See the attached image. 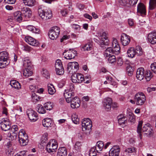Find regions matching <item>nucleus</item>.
Here are the masks:
<instances>
[{"label": "nucleus", "mask_w": 156, "mask_h": 156, "mask_svg": "<svg viewBox=\"0 0 156 156\" xmlns=\"http://www.w3.org/2000/svg\"><path fill=\"white\" fill-rule=\"evenodd\" d=\"M143 121L142 120L139 121L137 126V132L138 134V136L140 139L142 138V135L141 132H144V135L145 136L148 137L151 136L153 133V131L151 128V125L147 123L144 125L143 127Z\"/></svg>", "instance_id": "obj_1"}, {"label": "nucleus", "mask_w": 156, "mask_h": 156, "mask_svg": "<svg viewBox=\"0 0 156 156\" xmlns=\"http://www.w3.org/2000/svg\"><path fill=\"white\" fill-rule=\"evenodd\" d=\"M92 126L91 120L89 118H85L82 122V130L86 134L90 133Z\"/></svg>", "instance_id": "obj_2"}, {"label": "nucleus", "mask_w": 156, "mask_h": 156, "mask_svg": "<svg viewBox=\"0 0 156 156\" xmlns=\"http://www.w3.org/2000/svg\"><path fill=\"white\" fill-rule=\"evenodd\" d=\"M18 138L19 143L21 146H24L27 144L28 141V136L23 129H22L20 131Z\"/></svg>", "instance_id": "obj_3"}, {"label": "nucleus", "mask_w": 156, "mask_h": 156, "mask_svg": "<svg viewBox=\"0 0 156 156\" xmlns=\"http://www.w3.org/2000/svg\"><path fill=\"white\" fill-rule=\"evenodd\" d=\"M134 98L136 104L138 105H143L146 99L145 94L142 92H139L136 94Z\"/></svg>", "instance_id": "obj_4"}, {"label": "nucleus", "mask_w": 156, "mask_h": 156, "mask_svg": "<svg viewBox=\"0 0 156 156\" xmlns=\"http://www.w3.org/2000/svg\"><path fill=\"white\" fill-rule=\"evenodd\" d=\"M60 33V28L57 26L52 27L49 30L48 36L51 40L56 39L58 37Z\"/></svg>", "instance_id": "obj_5"}, {"label": "nucleus", "mask_w": 156, "mask_h": 156, "mask_svg": "<svg viewBox=\"0 0 156 156\" xmlns=\"http://www.w3.org/2000/svg\"><path fill=\"white\" fill-rule=\"evenodd\" d=\"M58 144L56 140L54 139L50 140L46 146V149L48 153L53 152L57 149Z\"/></svg>", "instance_id": "obj_6"}, {"label": "nucleus", "mask_w": 156, "mask_h": 156, "mask_svg": "<svg viewBox=\"0 0 156 156\" xmlns=\"http://www.w3.org/2000/svg\"><path fill=\"white\" fill-rule=\"evenodd\" d=\"M8 54L6 51L0 52V68H4L7 65V60L8 58Z\"/></svg>", "instance_id": "obj_7"}, {"label": "nucleus", "mask_w": 156, "mask_h": 156, "mask_svg": "<svg viewBox=\"0 0 156 156\" xmlns=\"http://www.w3.org/2000/svg\"><path fill=\"white\" fill-rule=\"evenodd\" d=\"M38 13L40 16L44 20L50 19L52 17V13L51 11H45L41 9H39Z\"/></svg>", "instance_id": "obj_8"}, {"label": "nucleus", "mask_w": 156, "mask_h": 156, "mask_svg": "<svg viewBox=\"0 0 156 156\" xmlns=\"http://www.w3.org/2000/svg\"><path fill=\"white\" fill-rule=\"evenodd\" d=\"M63 54L66 59H71L74 58L76 56V51L73 49H70L69 50H65Z\"/></svg>", "instance_id": "obj_9"}, {"label": "nucleus", "mask_w": 156, "mask_h": 156, "mask_svg": "<svg viewBox=\"0 0 156 156\" xmlns=\"http://www.w3.org/2000/svg\"><path fill=\"white\" fill-rule=\"evenodd\" d=\"M74 85L72 83H70L68 87L66 89L64 93V95L65 98H71L73 94L74 90Z\"/></svg>", "instance_id": "obj_10"}, {"label": "nucleus", "mask_w": 156, "mask_h": 156, "mask_svg": "<svg viewBox=\"0 0 156 156\" xmlns=\"http://www.w3.org/2000/svg\"><path fill=\"white\" fill-rule=\"evenodd\" d=\"M27 114L31 122H34L37 120V114L34 110L31 109H28L27 111Z\"/></svg>", "instance_id": "obj_11"}, {"label": "nucleus", "mask_w": 156, "mask_h": 156, "mask_svg": "<svg viewBox=\"0 0 156 156\" xmlns=\"http://www.w3.org/2000/svg\"><path fill=\"white\" fill-rule=\"evenodd\" d=\"M0 124L1 128L4 131H8L11 127L10 122L7 119H2Z\"/></svg>", "instance_id": "obj_12"}, {"label": "nucleus", "mask_w": 156, "mask_h": 156, "mask_svg": "<svg viewBox=\"0 0 156 156\" xmlns=\"http://www.w3.org/2000/svg\"><path fill=\"white\" fill-rule=\"evenodd\" d=\"M79 69L78 63L76 62H70L68 64L67 69L69 73L75 72Z\"/></svg>", "instance_id": "obj_13"}, {"label": "nucleus", "mask_w": 156, "mask_h": 156, "mask_svg": "<svg viewBox=\"0 0 156 156\" xmlns=\"http://www.w3.org/2000/svg\"><path fill=\"white\" fill-rule=\"evenodd\" d=\"M25 41L29 44L35 46H38L39 43L34 38L30 36H27L25 37Z\"/></svg>", "instance_id": "obj_14"}, {"label": "nucleus", "mask_w": 156, "mask_h": 156, "mask_svg": "<svg viewBox=\"0 0 156 156\" xmlns=\"http://www.w3.org/2000/svg\"><path fill=\"white\" fill-rule=\"evenodd\" d=\"M22 62L23 66L25 68L31 69L32 63L30 59L28 57H24L22 58Z\"/></svg>", "instance_id": "obj_15"}, {"label": "nucleus", "mask_w": 156, "mask_h": 156, "mask_svg": "<svg viewBox=\"0 0 156 156\" xmlns=\"http://www.w3.org/2000/svg\"><path fill=\"white\" fill-rule=\"evenodd\" d=\"M112 103V100L110 98H105L103 101V106L107 111H109L110 109Z\"/></svg>", "instance_id": "obj_16"}, {"label": "nucleus", "mask_w": 156, "mask_h": 156, "mask_svg": "<svg viewBox=\"0 0 156 156\" xmlns=\"http://www.w3.org/2000/svg\"><path fill=\"white\" fill-rule=\"evenodd\" d=\"M120 149L118 146H114L109 151V156H119Z\"/></svg>", "instance_id": "obj_17"}, {"label": "nucleus", "mask_w": 156, "mask_h": 156, "mask_svg": "<svg viewBox=\"0 0 156 156\" xmlns=\"http://www.w3.org/2000/svg\"><path fill=\"white\" fill-rule=\"evenodd\" d=\"M148 42L152 44L156 43V31H153L149 33L147 36Z\"/></svg>", "instance_id": "obj_18"}, {"label": "nucleus", "mask_w": 156, "mask_h": 156, "mask_svg": "<svg viewBox=\"0 0 156 156\" xmlns=\"http://www.w3.org/2000/svg\"><path fill=\"white\" fill-rule=\"evenodd\" d=\"M137 12L142 16H144L146 15V12L145 7L144 5L141 3H139L137 5Z\"/></svg>", "instance_id": "obj_19"}, {"label": "nucleus", "mask_w": 156, "mask_h": 156, "mask_svg": "<svg viewBox=\"0 0 156 156\" xmlns=\"http://www.w3.org/2000/svg\"><path fill=\"white\" fill-rule=\"evenodd\" d=\"M22 13L23 14V16L25 19V20L30 18L32 15L31 11L28 8L23 7L22 9Z\"/></svg>", "instance_id": "obj_20"}, {"label": "nucleus", "mask_w": 156, "mask_h": 156, "mask_svg": "<svg viewBox=\"0 0 156 156\" xmlns=\"http://www.w3.org/2000/svg\"><path fill=\"white\" fill-rule=\"evenodd\" d=\"M136 76L137 79L140 80L144 79L145 76V70L144 68L140 67L137 69Z\"/></svg>", "instance_id": "obj_21"}, {"label": "nucleus", "mask_w": 156, "mask_h": 156, "mask_svg": "<svg viewBox=\"0 0 156 156\" xmlns=\"http://www.w3.org/2000/svg\"><path fill=\"white\" fill-rule=\"evenodd\" d=\"M138 0H118L119 4L122 6H125L127 4L133 6L137 3Z\"/></svg>", "instance_id": "obj_22"}, {"label": "nucleus", "mask_w": 156, "mask_h": 156, "mask_svg": "<svg viewBox=\"0 0 156 156\" xmlns=\"http://www.w3.org/2000/svg\"><path fill=\"white\" fill-rule=\"evenodd\" d=\"M121 41L123 45H126L130 42V37L125 34H123L121 36Z\"/></svg>", "instance_id": "obj_23"}, {"label": "nucleus", "mask_w": 156, "mask_h": 156, "mask_svg": "<svg viewBox=\"0 0 156 156\" xmlns=\"http://www.w3.org/2000/svg\"><path fill=\"white\" fill-rule=\"evenodd\" d=\"M80 103L79 98L76 97L72 99L71 102V106L73 108H77L80 106Z\"/></svg>", "instance_id": "obj_24"}, {"label": "nucleus", "mask_w": 156, "mask_h": 156, "mask_svg": "<svg viewBox=\"0 0 156 156\" xmlns=\"http://www.w3.org/2000/svg\"><path fill=\"white\" fill-rule=\"evenodd\" d=\"M108 33L105 31L99 32L98 33V35L99 39L101 41V43L104 44V42L105 41H108L107 37Z\"/></svg>", "instance_id": "obj_25"}, {"label": "nucleus", "mask_w": 156, "mask_h": 156, "mask_svg": "<svg viewBox=\"0 0 156 156\" xmlns=\"http://www.w3.org/2000/svg\"><path fill=\"white\" fill-rule=\"evenodd\" d=\"M136 151V149L134 147H130L126 148L124 151L123 155L122 156H129L132 153H135Z\"/></svg>", "instance_id": "obj_26"}, {"label": "nucleus", "mask_w": 156, "mask_h": 156, "mask_svg": "<svg viewBox=\"0 0 156 156\" xmlns=\"http://www.w3.org/2000/svg\"><path fill=\"white\" fill-rule=\"evenodd\" d=\"M42 125L44 127L49 128L53 126V122L51 119L46 118L44 119L42 122Z\"/></svg>", "instance_id": "obj_27"}, {"label": "nucleus", "mask_w": 156, "mask_h": 156, "mask_svg": "<svg viewBox=\"0 0 156 156\" xmlns=\"http://www.w3.org/2000/svg\"><path fill=\"white\" fill-rule=\"evenodd\" d=\"M27 29L29 31H31L32 33L36 34H39L40 33V29L35 27L31 25H28L27 27Z\"/></svg>", "instance_id": "obj_28"}, {"label": "nucleus", "mask_w": 156, "mask_h": 156, "mask_svg": "<svg viewBox=\"0 0 156 156\" xmlns=\"http://www.w3.org/2000/svg\"><path fill=\"white\" fill-rule=\"evenodd\" d=\"M10 84L12 87L17 90H19L21 88V85L20 83L17 81L12 80L10 81Z\"/></svg>", "instance_id": "obj_29"}, {"label": "nucleus", "mask_w": 156, "mask_h": 156, "mask_svg": "<svg viewBox=\"0 0 156 156\" xmlns=\"http://www.w3.org/2000/svg\"><path fill=\"white\" fill-rule=\"evenodd\" d=\"M104 144L102 141H98L95 146L94 147L95 148L97 151V153H100L104 148Z\"/></svg>", "instance_id": "obj_30"}, {"label": "nucleus", "mask_w": 156, "mask_h": 156, "mask_svg": "<svg viewBox=\"0 0 156 156\" xmlns=\"http://www.w3.org/2000/svg\"><path fill=\"white\" fill-rule=\"evenodd\" d=\"M22 13L20 11H17L13 14L14 17L16 20L19 22H20L23 20V17L22 16Z\"/></svg>", "instance_id": "obj_31"}, {"label": "nucleus", "mask_w": 156, "mask_h": 156, "mask_svg": "<svg viewBox=\"0 0 156 156\" xmlns=\"http://www.w3.org/2000/svg\"><path fill=\"white\" fill-rule=\"evenodd\" d=\"M67 152L66 148L62 147L60 148L57 154V156H66Z\"/></svg>", "instance_id": "obj_32"}, {"label": "nucleus", "mask_w": 156, "mask_h": 156, "mask_svg": "<svg viewBox=\"0 0 156 156\" xmlns=\"http://www.w3.org/2000/svg\"><path fill=\"white\" fill-rule=\"evenodd\" d=\"M127 54L128 57L133 58L136 55L135 49L133 47L129 48L127 51Z\"/></svg>", "instance_id": "obj_33"}, {"label": "nucleus", "mask_w": 156, "mask_h": 156, "mask_svg": "<svg viewBox=\"0 0 156 156\" xmlns=\"http://www.w3.org/2000/svg\"><path fill=\"white\" fill-rule=\"evenodd\" d=\"M48 93L50 95H53L56 92V90L54 85L52 84H48Z\"/></svg>", "instance_id": "obj_34"}, {"label": "nucleus", "mask_w": 156, "mask_h": 156, "mask_svg": "<svg viewBox=\"0 0 156 156\" xmlns=\"http://www.w3.org/2000/svg\"><path fill=\"white\" fill-rule=\"evenodd\" d=\"M113 53H114V52L112 51V48L111 47H109L107 48L105 51L104 54V56L105 58H107V57L112 55V54Z\"/></svg>", "instance_id": "obj_35"}, {"label": "nucleus", "mask_w": 156, "mask_h": 156, "mask_svg": "<svg viewBox=\"0 0 156 156\" xmlns=\"http://www.w3.org/2000/svg\"><path fill=\"white\" fill-rule=\"evenodd\" d=\"M31 69L25 68L23 71V74L24 76L27 77L32 75L33 72L31 70Z\"/></svg>", "instance_id": "obj_36"}, {"label": "nucleus", "mask_w": 156, "mask_h": 156, "mask_svg": "<svg viewBox=\"0 0 156 156\" xmlns=\"http://www.w3.org/2000/svg\"><path fill=\"white\" fill-rule=\"evenodd\" d=\"M135 50L136 54L137 56H140L143 55L144 51L140 46L139 45L136 46Z\"/></svg>", "instance_id": "obj_37"}, {"label": "nucleus", "mask_w": 156, "mask_h": 156, "mask_svg": "<svg viewBox=\"0 0 156 156\" xmlns=\"http://www.w3.org/2000/svg\"><path fill=\"white\" fill-rule=\"evenodd\" d=\"M37 112L40 114H43L46 112V110L44 107L41 105L38 104L36 107Z\"/></svg>", "instance_id": "obj_38"}, {"label": "nucleus", "mask_w": 156, "mask_h": 156, "mask_svg": "<svg viewBox=\"0 0 156 156\" xmlns=\"http://www.w3.org/2000/svg\"><path fill=\"white\" fill-rule=\"evenodd\" d=\"M42 76L46 79L50 78V74L47 70L45 68H43L41 71Z\"/></svg>", "instance_id": "obj_39"}, {"label": "nucleus", "mask_w": 156, "mask_h": 156, "mask_svg": "<svg viewBox=\"0 0 156 156\" xmlns=\"http://www.w3.org/2000/svg\"><path fill=\"white\" fill-rule=\"evenodd\" d=\"M107 59L108 62L111 64H114L115 63L116 59L115 56L114 55H112L110 56L105 58Z\"/></svg>", "instance_id": "obj_40"}, {"label": "nucleus", "mask_w": 156, "mask_h": 156, "mask_svg": "<svg viewBox=\"0 0 156 156\" xmlns=\"http://www.w3.org/2000/svg\"><path fill=\"white\" fill-rule=\"evenodd\" d=\"M129 121L131 124L134 123L136 121V116L132 112H129L128 114Z\"/></svg>", "instance_id": "obj_41"}, {"label": "nucleus", "mask_w": 156, "mask_h": 156, "mask_svg": "<svg viewBox=\"0 0 156 156\" xmlns=\"http://www.w3.org/2000/svg\"><path fill=\"white\" fill-rule=\"evenodd\" d=\"M48 134L47 133H45L42 135L41 139V144L42 145H44V144L46 143L48 140Z\"/></svg>", "instance_id": "obj_42"}, {"label": "nucleus", "mask_w": 156, "mask_h": 156, "mask_svg": "<svg viewBox=\"0 0 156 156\" xmlns=\"http://www.w3.org/2000/svg\"><path fill=\"white\" fill-rule=\"evenodd\" d=\"M76 77L77 78L78 83H81L84 80V77L83 75L81 73H76Z\"/></svg>", "instance_id": "obj_43"}, {"label": "nucleus", "mask_w": 156, "mask_h": 156, "mask_svg": "<svg viewBox=\"0 0 156 156\" xmlns=\"http://www.w3.org/2000/svg\"><path fill=\"white\" fill-rule=\"evenodd\" d=\"M72 120L73 122L75 124H77L79 123V119L76 113H73L72 114Z\"/></svg>", "instance_id": "obj_44"}, {"label": "nucleus", "mask_w": 156, "mask_h": 156, "mask_svg": "<svg viewBox=\"0 0 156 156\" xmlns=\"http://www.w3.org/2000/svg\"><path fill=\"white\" fill-rule=\"evenodd\" d=\"M44 107L46 110L50 111L53 108V103L51 102H48L44 104Z\"/></svg>", "instance_id": "obj_45"}, {"label": "nucleus", "mask_w": 156, "mask_h": 156, "mask_svg": "<svg viewBox=\"0 0 156 156\" xmlns=\"http://www.w3.org/2000/svg\"><path fill=\"white\" fill-rule=\"evenodd\" d=\"M156 7V0H150L149 9L153 10Z\"/></svg>", "instance_id": "obj_46"}, {"label": "nucleus", "mask_w": 156, "mask_h": 156, "mask_svg": "<svg viewBox=\"0 0 156 156\" xmlns=\"http://www.w3.org/2000/svg\"><path fill=\"white\" fill-rule=\"evenodd\" d=\"M112 51L114 54H118L119 53L120 49L119 45H112Z\"/></svg>", "instance_id": "obj_47"}, {"label": "nucleus", "mask_w": 156, "mask_h": 156, "mask_svg": "<svg viewBox=\"0 0 156 156\" xmlns=\"http://www.w3.org/2000/svg\"><path fill=\"white\" fill-rule=\"evenodd\" d=\"M82 48L83 49V50L84 51H89L92 48V45L89 42L84 45L82 47Z\"/></svg>", "instance_id": "obj_48"}, {"label": "nucleus", "mask_w": 156, "mask_h": 156, "mask_svg": "<svg viewBox=\"0 0 156 156\" xmlns=\"http://www.w3.org/2000/svg\"><path fill=\"white\" fill-rule=\"evenodd\" d=\"M127 73L129 76H131L134 70L133 68L130 65H128L126 68Z\"/></svg>", "instance_id": "obj_49"}, {"label": "nucleus", "mask_w": 156, "mask_h": 156, "mask_svg": "<svg viewBox=\"0 0 156 156\" xmlns=\"http://www.w3.org/2000/svg\"><path fill=\"white\" fill-rule=\"evenodd\" d=\"M152 76V73L150 71H147L145 74L144 77L147 81H150Z\"/></svg>", "instance_id": "obj_50"}, {"label": "nucleus", "mask_w": 156, "mask_h": 156, "mask_svg": "<svg viewBox=\"0 0 156 156\" xmlns=\"http://www.w3.org/2000/svg\"><path fill=\"white\" fill-rule=\"evenodd\" d=\"M34 2V0H23V3L26 5L32 6L33 5Z\"/></svg>", "instance_id": "obj_51"}, {"label": "nucleus", "mask_w": 156, "mask_h": 156, "mask_svg": "<svg viewBox=\"0 0 156 156\" xmlns=\"http://www.w3.org/2000/svg\"><path fill=\"white\" fill-rule=\"evenodd\" d=\"M97 152L94 147H93L90 149L89 152L90 156H96Z\"/></svg>", "instance_id": "obj_52"}, {"label": "nucleus", "mask_w": 156, "mask_h": 156, "mask_svg": "<svg viewBox=\"0 0 156 156\" xmlns=\"http://www.w3.org/2000/svg\"><path fill=\"white\" fill-rule=\"evenodd\" d=\"M55 69H59V68L63 67L61 61L59 59H57L55 62Z\"/></svg>", "instance_id": "obj_53"}, {"label": "nucleus", "mask_w": 156, "mask_h": 156, "mask_svg": "<svg viewBox=\"0 0 156 156\" xmlns=\"http://www.w3.org/2000/svg\"><path fill=\"white\" fill-rule=\"evenodd\" d=\"M106 79L109 82V83H110L111 85L114 86L115 87H117V83L116 82L114 81L111 77H107L106 78Z\"/></svg>", "instance_id": "obj_54"}, {"label": "nucleus", "mask_w": 156, "mask_h": 156, "mask_svg": "<svg viewBox=\"0 0 156 156\" xmlns=\"http://www.w3.org/2000/svg\"><path fill=\"white\" fill-rule=\"evenodd\" d=\"M81 142H77L76 143L74 146V149L77 151H79L81 148Z\"/></svg>", "instance_id": "obj_55"}, {"label": "nucleus", "mask_w": 156, "mask_h": 156, "mask_svg": "<svg viewBox=\"0 0 156 156\" xmlns=\"http://www.w3.org/2000/svg\"><path fill=\"white\" fill-rule=\"evenodd\" d=\"M56 74L59 75H61L63 74L64 70L63 67L59 68V69H55Z\"/></svg>", "instance_id": "obj_56"}, {"label": "nucleus", "mask_w": 156, "mask_h": 156, "mask_svg": "<svg viewBox=\"0 0 156 156\" xmlns=\"http://www.w3.org/2000/svg\"><path fill=\"white\" fill-rule=\"evenodd\" d=\"M119 124L122 127H123L125 125V124L127 122L126 118H123V119L120 120V121H119V120H118Z\"/></svg>", "instance_id": "obj_57"}, {"label": "nucleus", "mask_w": 156, "mask_h": 156, "mask_svg": "<svg viewBox=\"0 0 156 156\" xmlns=\"http://www.w3.org/2000/svg\"><path fill=\"white\" fill-rule=\"evenodd\" d=\"M13 154V149H6V154L7 156H12Z\"/></svg>", "instance_id": "obj_58"}, {"label": "nucleus", "mask_w": 156, "mask_h": 156, "mask_svg": "<svg viewBox=\"0 0 156 156\" xmlns=\"http://www.w3.org/2000/svg\"><path fill=\"white\" fill-rule=\"evenodd\" d=\"M31 97L33 100L35 102L38 101L40 99L39 97L36 95L35 93L32 94Z\"/></svg>", "instance_id": "obj_59"}, {"label": "nucleus", "mask_w": 156, "mask_h": 156, "mask_svg": "<svg viewBox=\"0 0 156 156\" xmlns=\"http://www.w3.org/2000/svg\"><path fill=\"white\" fill-rule=\"evenodd\" d=\"M73 29L76 31L80 30V26L78 24H73L71 25Z\"/></svg>", "instance_id": "obj_60"}, {"label": "nucleus", "mask_w": 156, "mask_h": 156, "mask_svg": "<svg viewBox=\"0 0 156 156\" xmlns=\"http://www.w3.org/2000/svg\"><path fill=\"white\" fill-rule=\"evenodd\" d=\"M151 70L154 73H156V62L152 63L151 65Z\"/></svg>", "instance_id": "obj_61"}, {"label": "nucleus", "mask_w": 156, "mask_h": 156, "mask_svg": "<svg viewBox=\"0 0 156 156\" xmlns=\"http://www.w3.org/2000/svg\"><path fill=\"white\" fill-rule=\"evenodd\" d=\"M12 143L11 141H9L6 144V149H13Z\"/></svg>", "instance_id": "obj_62"}, {"label": "nucleus", "mask_w": 156, "mask_h": 156, "mask_svg": "<svg viewBox=\"0 0 156 156\" xmlns=\"http://www.w3.org/2000/svg\"><path fill=\"white\" fill-rule=\"evenodd\" d=\"M77 78L76 77V73L73 75L71 77V80L72 82L74 83H78Z\"/></svg>", "instance_id": "obj_63"}, {"label": "nucleus", "mask_w": 156, "mask_h": 156, "mask_svg": "<svg viewBox=\"0 0 156 156\" xmlns=\"http://www.w3.org/2000/svg\"><path fill=\"white\" fill-rule=\"evenodd\" d=\"M29 88L32 92H36L37 91V88L35 85H32L30 86Z\"/></svg>", "instance_id": "obj_64"}]
</instances>
